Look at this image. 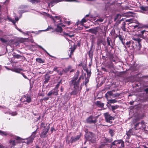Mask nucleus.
<instances>
[{
    "label": "nucleus",
    "mask_w": 148,
    "mask_h": 148,
    "mask_svg": "<svg viewBox=\"0 0 148 148\" xmlns=\"http://www.w3.org/2000/svg\"><path fill=\"white\" fill-rule=\"evenodd\" d=\"M132 23H135L136 25H131L134 31H137L138 32V36L143 39H145L148 35V31L145 30H143L142 28L145 26L141 23H140L136 20L134 21Z\"/></svg>",
    "instance_id": "f257e3e1"
},
{
    "label": "nucleus",
    "mask_w": 148,
    "mask_h": 148,
    "mask_svg": "<svg viewBox=\"0 0 148 148\" xmlns=\"http://www.w3.org/2000/svg\"><path fill=\"white\" fill-rule=\"evenodd\" d=\"M79 71L78 70H77L74 77L72 78L69 82L71 83L72 85H74L75 86H79V83L81 82V80L82 78V79H84V77L83 76L81 75L79 77Z\"/></svg>",
    "instance_id": "f03ea898"
},
{
    "label": "nucleus",
    "mask_w": 148,
    "mask_h": 148,
    "mask_svg": "<svg viewBox=\"0 0 148 148\" xmlns=\"http://www.w3.org/2000/svg\"><path fill=\"white\" fill-rule=\"evenodd\" d=\"M84 136L86 139V142L88 141L92 143H94L95 141V135L92 132H87L85 134Z\"/></svg>",
    "instance_id": "7ed1b4c3"
},
{
    "label": "nucleus",
    "mask_w": 148,
    "mask_h": 148,
    "mask_svg": "<svg viewBox=\"0 0 148 148\" xmlns=\"http://www.w3.org/2000/svg\"><path fill=\"white\" fill-rule=\"evenodd\" d=\"M69 84L70 87L73 86V88H74V89L70 93V94L71 95H75L77 94L79 92H80V90L82 88L81 86H80V89H79V86L75 87V86L74 85H72L69 82Z\"/></svg>",
    "instance_id": "20e7f679"
},
{
    "label": "nucleus",
    "mask_w": 148,
    "mask_h": 148,
    "mask_svg": "<svg viewBox=\"0 0 148 148\" xmlns=\"http://www.w3.org/2000/svg\"><path fill=\"white\" fill-rule=\"evenodd\" d=\"M15 139L17 140V141H16L15 140H10L9 141V143L11 145V147H14L16 144L21 143L22 140H23V139L19 136L16 137L15 138Z\"/></svg>",
    "instance_id": "39448f33"
},
{
    "label": "nucleus",
    "mask_w": 148,
    "mask_h": 148,
    "mask_svg": "<svg viewBox=\"0 0 148 148\" xmlns=\"http://www.w3.org/2000/svg\"><path fill=\"white\" fill-rule=\"evenodd\" d=\"M103 115L106 122L109 123L110 124L112 123L113 122L111 121L114 120V117L111 116L108 112L104 113Z\"/></svg>",
    "instance_id": "423d86ee"
},
{
    "label": "nucleus",
    "mask_w": 148,
    "mask_h": 148,
    "mask_svg": "<svg viewBox=\"0 0 148 148\" xmlns=\"http://www.w3.org/2000/svg\"><path fill=\"white\" fill-rule=\"evenodd\" d=\"M97 116L94 117L91 115L88 117L86 119V121L88 123L95 124L97 122Z\"/></svg>",
    "instance_id": "0eeeda50"
},
{
    "label": "nucleus",
    "mask_w": 148,
    "mask_h": 148,
    "mask_svg": "<svg viewBox=\"0 0 148 148\" xmlns=\"http://www.w3.org/2000/svg\"><path fill=\"white\" fill-rule=\"evenodd\" d=\"M49 130V127L47 129H42L40 135V138L44 139L46 138L47 136V134Z\"/></svg>",
    "instance_id": "6e6552de"
},
{
    "label": "nucleus",
    "mask_w": 148,
    "mask_h": 148,
    "mask_svg": "<svg viewBox=\"0 0 148 148\" xmlns=\"http://www.w3.org/2000/svg\"><path fill=\"white\" fill-rule=\"evenodd\" d=\"M108 56L109 58L110 61L111 62H115V64L117 63V58L116 56H114L113 54L110 53Z\"/></svg>",
    "instance_id": "1a4fd4ad"
},
{
    "label": "nucleus",
    "mask_w": 148,
    "mask_h": 148,
    "mask_svg": "<svg viewBox=\"0 0 148 148\" xmlns=\"http://www.w3.org/2000/svg\"><path fill=\"white\" fill-rule=\"evenodd\" d=\"M58 95V92L56 91L55 89H53L49 92L47 94V95L48 96H50L52 95L57 96Z\"/></svg>",
    "instance_id": "9d476101"
},
{
    "label": "nucleus",
    "mask_w": 148,
    "mask_h": 148,
    "mask_svg": "<svg viewBox=\"0 0 148 148\" xmlns=\"http://www.w3.org/2000/svg\"><path fill=\"white\" fill-rule=\"evenodd\" d=\"M98 27H95L94 28L90 29H89L87 30V31L89 32L96 35L98 32Z\"/></svg>",
    "instance_id": "9b49d317"
},
{
    "label": "nucleus",
    "mask_w": 148,
    "mask_h": 148,
    "mask_svg": "<svg viewBox=\"0 0 148 148\" xmlns=\"http://www.w3.org/2000/svg\"><path fill=\"white\" fill-rule=\"evenodd\" d=\"M23 97L25 98L23 102H27L28 103H30L31 102L32 99L30 96L28 95H25L23 96Z\"/></svg>",
    "instance_id": "f8f14e48"
},
{
    "label": "nucleus",
    "mask_w": 148,
    "mask_h": 148,
    "mask_svg": "<svg viewBox=\"0 0 148 148\" xmlns=\"http://www.w3.org/2000/svg\"><path fill=\"white\" fill-rule=\"evenodd\" d=\"M120 141L118 143L116 147L115 148H122L124 147V142L121 139L120 140Z\"/></svg>",
    "instance_id": "ddd939ff"
},
{
    "label": "nucleus",
    "mask_w": 148,
    "mask_h": 148,
    "mask_svg": "<svg viewBox=\"0 0 148 148\" xmlns=\"http://www.w3.org/2000/svg\"><path fill=\"white\" fill-rule=\"evenodd\" d=\"M119 141H120V140H115L113 142H112L110 145V148H112V147L115 148V147H116L118 143H119Z\"/></svg>",
    "instance_id": "4468645a"
},
{
    "label": "nucleus",
    "mask_w": 148,
    "mask_h": 148,
    "mask_svg": "<svg viewBox=\"0 0 148 148\" xmlns=\"http://www.w3.org/2000/svg\"><path fill=\"white\" fill-rule=\"evenodd\" d=\"M81 137L80 135H77L75 137H71V143H73L77 141Z\"/></svg>",
    "instance_id": "2eb2a0df"
},
{
    "label": "nucleus",
    "mask_w": 148,
    "mask_h": 148,
    "mask_svg": "<svg viewBox=\"0 0 148 148\" xmlns=\"http://www.w3.org/2000/svg\"><path fill=\"white\" fill-rule=\"evenodd\" d=\"M134 43V42L132 40L127 41L125 44V48H129L131 46H132L133 47H134L133 44Z\"/></svg>",
    "instance_id": "dca6fc26"
},
{
    "label": "nucleus",
    "mask_w": 148,
    "mask_h": 148,
    "mask_svg": "<svg viewBox=\"0 0 148 148\" xmlns=\"http://www.w3.org/2000/svg\"><path fill=\"white\" fill-rule=\"evenodd\" d=\"M133 40L137 42L138 44V47H139L138 49L140 50L142 47V45L140 43L141 39L140 38H134Z\"/></svg>",
    "instance_id": "f3484780"
},
{
    "label": "nucleus",
    "mask_w": 148,
    "mask_h": 148,
    "mask_svg": "<svg viewBox=\"0 0 148 148\" xmlns=\"http://www.w3.org/2000/svg\"><path fill=\"white\" fill-rule=\"evenodd\" d=\"M121 42L122 44L125 46V43L124 42L125 39L124 38V36H123L122 35H120L119 34V37H118Z\"/></svg>",
    "instance_id": "a211bd4d"
},
{
    "label": "nucleus",
    "mask_w": 148,
    "mask_h": 148,
    "mask_svg": "<svg viewBox=\"0 0 148 148\" xmlns=\"http://www.w3.org/2000/svg\"><path fill=\"white\" fill-rule=\"evenodd\" d=\"M96 105L99 108H103L104 104L99 101H97L95 103Z\"/></svg>",
    "instance_id": "6ab92c4d"
},
{
    "label": "nucleus",
    "mask_w": 148,
    "mask_h": 148,
    "mask_svg": "<svg viewBox=\"0 0 148 148\" xmlns=\"http://www.w3.org/2000/svg\"><path fill=\"white\" fill-rule=\"evenodd\" d=\"M60 24L59 23L57 25V27L55 30V31L56 32L61 33L63 29L62 27L59 26Z\"/></svg>",
    "instance_id": "aec40b11"
},
{
    "label": "nucleus",
    "mask_w": 148,
    "mask_h": 148,
    "mask_svg": "<svg viewBox=\"0 0 148 148\" xmlns=\"http://www.w3.org/2000/svg\"><path fill=\"white\" fill-rule=\"evenodd\" d=\"M72 67L71 66L69 65L67 67L65 68L64 69H63L62 72L64 73H67L71 69Z\"/></svg>",
    "instance_id": "412c9836"
},
{
    "label": "nucleus",
    "mask_w": 148,
    "mask_h": 148,
    "mask_svg": "<svg viewBox=\"0 0 148 148\" xmlns=\"http://www.w3.org/2000/svg\"><path fill=\"white\" fill-rule=\"evenodd\" d=\"M106 40L107 42L108 43V45L110 46L113 49V47L112 46L113 44H112V45H111L110 44V42H112V40H111L110 38L109 37H108L107 38Z\"/></svg>",
    "instance_id": "4be33fe9"
},
{
    "label": "nucleus",
    "mask_w": 148,
    "mask_h": 148,
    "mask_svg": "<svg viewBox=\"0 0 148 148\" xmlns=\"http://www.w3.org/2000/svg\"><path fill=\"white\" fill-rule=\"evenodd\" d=\"M34 138L30 136L29 138L27 140V141L26 142V143L27 144H30L32 143L33 142V140H34Z\"/></svg>",
    "instance_id": "5701e85b"
},
{
    "label": "nucleus",
    "mask_w": 148,
    "mask_h": 148,
    "mask_svg": "<svg viewBox=\"0 0 148 148\" xmlns=\"http://www.w3.org/2000/svg\"><path fill=\"white\" fill-rule=\"evenodd\" d=\"M50 78V76L47 75H45V80L44 82V83L46 84L47 83L48 81L49 80Z\"/></svg>",
    "instance_id": "b1692460"
},
{
    "label": "nucleus",
    "mask_w": 148,
    "mask_h": 148,
    "mask_svg": "<svg viewBox=\"0 0 148 148\" xmlns=\"http://www.w3.org/2000/svg\"><path fill=\"white\" fill-rule=\"evenodd\" d=\"M76 47L77 46L75 45V44H74L73 47H72V46H71V47L70 48V49H71V51L70 52V53L71 54L73 55V52L76 49Z\"/></svg>",
    "instance_id": "393cba45"
},
{
    "label": "nucleus",
    "mask_w": 148,
    "mask_h": 148,
    "mask_svg": "<svg viewBox=\"0 0 148 148\" xmlns=\"http://www.w3.org/2000/svg\"><path fill=\"white\" fill-rule=\"evenodd\" d=\"M47 124H46L44 122H42L41 123L40 125V127L41 128H43V129H47L49 127V126L46 127V125Z\"/></svg>",
    "instance_id": "a878e982"
},
{
    "label": "nucleus",
    "mask_w": 148,
    "mask_h": 148,
    "mask_svg": "<svg viewBox=\"0 0 148 148\" xmlns=\"http://www.w3.org/2000/svg\"><path fill=\"white\" fill-rule=\"evenodd\" d=\"M126 23L125 22H123L121 24V28L124 31H126V29L125 28Z\"/></svg>",
    "instance_id": "bb28decb"
},
{
    "label": "nucleus",
    "mask_w": 148,
    "mask_h": 148,
    "mask_svg": "<svg viewBox=\"0 0 148 148\" xmlns=\"http://www.w3.org/2000/svg\"><path fill=\"white\" fill-rule=\"evenodd\" d=\"M110 105L111 106L112 108V110L113 112H114V111L115 109H118L119 107V105H117L115 106H111L110 104Z\"/></svg>",
    "instance_id": "cd10ccee"
},
{
    "label": "nucleus",
    "mask_w": 148,
    "mask_h": 148,
    "mask_svg": "<svg viewBox=\"0 0 148 148\" xmlns=\"http://www.w3.org/2000/svg\"><path fill=\"white\" fill-rule=\"evenodd\" d=\"M36 62L40 63H43L45 62V60H42L41 58H37L36 59Z\"/></svg>",
    "instance_id": "c85d7f7f"
},
{
    "label": "nucleus",
    "mask_w": 148,
    "mask_h": 148,
    "mask_svg": "<svg viewBox=\"0 0 148 148\" xmlns=\"http://www.w3.org/2000/svg\"><path fill=\"white\" fill-rule=\"evenodd\" d=\"M140 9L141 10L143 11H147L148 10V6L145 7L142 6L140 7Z\"/></svg>",
    "instance_id": "c756f323"
},
{
    "label": "nucleus",
    "mask_w": 148,
    "mask_h": 148,
    "mask_svg": "<svg viewBox=\"0 0 148 148\" xmlns=\"http://www.w3.org/2000/svg\"><path fill=\"white\" fill-rule=\"evenodd\" d=\"M62 83V80H61L56 85L55 87L53 88L54 89H55V90L58 92V88L60 86V84L61 83Z\"/></svg>",
    "instance_id": "7c9ffc66"
},
{
    "label": "nucleus",
    "mask_w": 148,
    "mask_h": 148,
    "mask_svg": "<svg viewBox=\"0 0 148 148\" xmlns=\"http://www.w3.org/2000/svg\"><path fill=\"white\" fill-rule=\"evenodd\" d=\"M70 139V136H69L67 135L66 137V143L69 144H70V143H71V138L70 140H69Z\"/></svg>",
    "instance_id": "2f4dec72"
},
{
    "label": "nucleus",
    "mask_w": 148,
    "mask_h": 148,
    "mask_svg": "<svg viewBox=\"0 0 148 148\" xmlns=\"http://www.w3.org/2000/svg\"><path fill=\"white\" fill-rule=\"evenodd\" d=\"M13 57L14 58H16L17 59H18L20 58H21L22 56L19 55V54H16L15 52L13 53Z\"/></svg>",
    "instance_id": "473e14b6"
},
{
    "label": "nucleus",
    "mask_w": 148,
    "mask_h": 148,
    "mask_svg": "<svg viewBox=\"0 0 148 148\" xmlns=\"http://www.w3.org/2000/svg\"><path fill=\"white\" fill-rule=\"evenodd\" d=\"M38 128H37L35 131L33 132L32 134L31 137H32L33 138H34L36 137V134L37 133V130Z\"/></svg>",
    "instance_id": "72a5a7b5"
},
{
    "label": "nucleus",
    "mask_w": 148,
    "mask_h": 148,
    "mask_svg": "<svg viewBox=\"0 0 148 148\" xmlns=\"http://www.w3.org/2000/svg\"><path fill=\"white\" fill-rule=\"evenodd\" d=\"M14 71L15 72L18 73H20L21 74V73H20V71H23V70L21 69L18 68H16L14 69Z\"/></svg>",
    "instance_id": "f704fd0d"
},
{
    "label": "nucleus",
    "mask_w": 148,
    "mask_h": 148,
    "mask_svg": "<svg viewBox=\"0 0 148 148\" xmlns=\"http://www.w3.org/2000/svg\"><path fill=\"white\" fill-rule=\"evenodd\" d=\"M63 33L66 36H69L70 38H72V37H74L75 36V35L74 34H73L72 35H70L69 34L66 33L64 32H63Z\"/></svg>",
    "instance_id": "c9c22d12"
},
{
    "label": "nucleus",
    "mask_w": 148,
    "mask_h": 148,
    "mask_svg": "<svg viewBox=\"0 0 148 148\" xmlns=\"http://www.w3.org/2000/svg\"><path fill=\"white\" fill-rule=\"evenodd\" d=\"M112 92L111 91H108L105 94V97L107 98L108 95L112 96Z\"/></svg>",
    "instance_id": "e433bc0d"
},
{
    "label": "nucleus",
    "mask_w": 148,
    "mask_h": 148,
    "mask_svg": "<svg viewBox=\"0 0 148 148\" xmlns=\"http://www.w3.org/2000/svg\"><path fill=\"white\" fill-rule=\"evenodd\" d=\"M109 132V133L110 134L112 137L114 135V130L110 129Z\"/></svg>",
    "instance_id": "4c0bfd02"
},
{
    "label": "nucleus",
    "mask_w": 148,
    "mask_h": 148,
    "mask_svg": "<svg viewBox=\"0 0 148 148\" xmlns=\"http://www.w3.org/2000/svg\"><path fill=\"white\" fill-rule=\"evenodd\" d=\"M90 77L89 76L85 78V84L86 86H87V84L88 82L89 81V79Z\"/></svg>",
    "instance_id": "58836bf2"
},
{
    "label": "nucleus",
    "mask_w": 148,
    "mask_h": 148,
    "mask_svg": "<svg viewBox=\"0 0 148 148\" xmlns=\"http://www.w3.org/2000/svg\"><path fill=\"white\" fill-rule=\"evenodd\" d=\"M85 70L86 71V72L87 73V76H89V77H90V75L91 74V71H89L88 69H86Z\"/></svg>",
    "instance_id": "ea45409f"
},
{
    "label": "nucleus",
    "mask_w": 148,
    "mask_h": 148,
    "mask_svg": "<svg viewBox=\"0 0 148 148\" xmlns=\"http://www.w3.org/2000/svg\"><path fill=\"white\" fill-rule=\"evenodd\" d=\"M108 66L109 68L111 69L114 68V65L113 63H112V62H111L110 64H108Z\"/></svg>",
    "instance_id": "a19ab883"
},
{
    "label": "nucleus",
    "mask_w": 148,
    "mask_h": 148,
    "mask_svg": "<svg viewBox=\"0 0 148 148\" xmlns=\"http://www.w3.org/2000/svg\"><path fill=\"white\" fill-rule=\"evenodd\" d=\"M126 134L128 136L127 138L129 139L130 138L131 135H132V134H131L128 131L126 132Z\"/></svg>",
    "instance_id": "79ce46f5"
},
{
    "label": "nucleus",
    "mask_w": 148,
    "mask_h": 148,
    "mask_svg": "<svg viewBox=\"0 0 148 148\" xmlns=\"http://www.w3.org/2000/svg\"><path fill=\"white\" fill-rule=\"evenodd\" d=\"M109 102L110 103H114L116 102H117V101L115 99H111L109 100Z\"/></svg>",
    "instance_id": "37998d69"
},
{
    "label": "nucleus",
    "mask_w": 148,
    "mask_h": 148,
    "mask_svg": "<svg viewBox=\"0 0 148 148\" xmlns=\"http://www.w3.org/2000/svg\"><path fill=\"white\" fill-rule=\"evenodd\" d=\"M113 139L112 138L109 139L108 138H105V140L106 141V142H108V143H110L112 142V141Z\"/></svg>",
    "instance_id": "c03bdc74"
},
{
    "label": "nucleus",
    "mask_w": 148,
    "mask_h": 148,
    "mask_svg": "<svg viewBox=\"0 0 148 148\" xmlns=\"http://www.w3.org/2000/svg\"><path fill=\"white\" fill-rule=\"evenodd\" d=\"M0 40L1 41L2 43H6L8 42V40H5L3 38H0Z\"/></svg>",
    "instance_id": "a18cd8bd"
},
{
    "label": "nucleus",
    "mask_w": 148,
    "mask_h": 148,
    "mask_svg": "<svg viewBox=\"0 0 148 148\" xmlns=\"http://www.w3.org/2000/svg\"><path fill=\"white\" fill-rule=\"evenodd\" d=\"M49 99V97H45L44 98L42 99H41L40 100V102H41V101H42L43 100H44L45 101H47Z\"/></svg>",
    "instance_id": "49530a36"
},
{
    "label": "nucleus",
    "mask_w": 148,
    "mask_h": 148,
    "mask_svg": "<svg viewBox=\"0 0 148 148\" xmlns=\"http://www.w3.org/2000/svg\"><path fill=\"white\" fill-rule=\"evenodd\" d=\"M106 143H104L102 144L98 148H104L105 145H106Z\"/></svg>",
    "instance_id": "de8ad7c7"
},
{
    "label": "nucleus",
    "mask_w": 148,
    "mask_h": 148,
    "mask_svg": "<svg viewBox=\"0 0 148 148\" xmlns=\"http://www.w3.org/2000/svg\"><path fill=\"white\" fill-rule=\"evenodd\" d=\"M29 1L32 3H35V2H36L37 3L39 2V1L37 0H29Z\"/></svg>",
    "instance_id": "09e8293b"
},
{
    "label": "nucleus",
    "mask_w": 148,
    "mask_h": 148,
    "mask_svg": "<svg viewBox=\"0 0 148 148\" xmlns=\"http://www.w3.org/2000/svg\"><path fill=\"white\" fill-rule=\"evenodd\" d=\"M0 134L3 135H5V136L7 135L6 133L5 132H4L3 131H2L1 130H0Z\"/></svg>",
    "instance_id": "8fccbe9b"
},
{
    "label": "nucleus",
    "mask_w": 148,
    "mask_h": 148,
    "mask_svg": "<svg viewBox=\"0 0 148 148\" xmlns=\"http://www.w3.org/2000/svg\"><path fill=\"white\" fill-rule=\"evenodd\" d=\"M87 21L84 18L82 19L80 22L82 24V25H83V23H85Z\"/></svg>",
    "instance_id": "3c124183"
},
{
    "label": "nucleus",
    "mask_w": 148,
    "mask_h": 148,
    "mask_svg": "<svg viewBox=\"0 0 148 148\" xmlns=\"http://www.w3.org/2000/svg\"><path fill=\"white\" fill-rule=\"evenodd\" d=\"M58 68V67H55L53 71H56L58 73H59V71L57 69Z\"/></svg>",
    "instance_id": "603ef678"
},
{
    "label": "nucleus",
    "mask_w": 148,
    "mask_h": 148,
    "mask_svg": "<svg viewBox=\"0 0 148 148\" xmlns=\"http://www.w3.org/2000/svg\"><path fill=\"white\" fill-rule=\"evenodd\" d=\"M43 51H44L50 57L52 58L54 57L53 56L50 55L45 49L44 50H43Z\"/></svg>",
    "instance_id": "864d4df0"
},
{
    "label": "nucleus",
    "mask_w": 148,
    "mask_h": 148,
    "mask_svg": "<svg viewBox=\"0 0 148 148\" xmlns=\"http://www.w3.org/2000/svg\"><path fill=\"white\" fill-rule=\"evenodd\" d=\"M129 132L131 134H132V135H134V133L133 132V129H130L129 130Z\"/></svg>",
    "instance_id": "5fc2aeb1"
},
{
    "label": "nucleus",
    "mask_w": 148,
    "mask_h": 148,
    "mask_svg": "<svg viewBox=\"0 0 148 148\" xmlns=\"http://www.w3.org/2000/svg\"><path fill=\"white\" fill-rule=\"evenodd\" d=\"M145 122L144 121H142L140 123H137L136 125V126H137L139 124H140L141 125H143V124H144Z\"/></svg>",
    "instance_id": "6e6d98bb"
},
{
    "label": "nucleus",
    "mask_w": 148,
    "mask_h": 148,
    "mask_svg": "<svg viewBox=\"0 0 148 148\" xmlns=\"http://www.w3.org/2000/svg\"><path fill=\"white\" fill-rule=\"evenodd\" d=\"M53 71H49L47 72L46 74V75H48V74H51L53 73Z\"/></svg>",
    "instance_id": "4d7b16f0"
},
{
    "label": "nucleus",
    "mask_w": 148,
    "mask_h": 148,
    "mask_svg": "<svg viewBox=\"0 0 148 148\" xmlns=\"http://www.w3.org/2000/svg\"><path fill=\"white\" fill-rule=\"evenodd\" d=\"M53 28L52 27L50 26H48L47 28L45 30V31H47L51 29H53Z\"/></svg>",
    "instance_id": "13d9d810"
},
{
    "label": "nucleus",
    "mask_w": 148,
    "mask_h": 148,
    "mask_svg": "<svg viewBox=\"0 0 148 148\" xmlns=\"http://www.w3.org/2000/svg\"><path fill=\"white\" fill-rule=\"evenodd\" d=\"M103 21V19L102 18H100L99 19H98L97 20V21H99L100 22H102Z\"/></svg>",
    "instance_id": "bf43d9fd"
},
{
    "label": "nucleus",
    "mask_w": 148,
    "mask_h": 148,
    "mask_svg": "<svg viewBox=\"0 0 148 148\" xmlns=\"http://www.w3.org/2000/svg\"><path fill=\"white\" fill-rule=\"evenodd\" d=\"M58 2H59V1H58V0H53V1L52 2H51V3L52 4H53L54 3H58Z\"/></svg>",
    "instance_id": "052dcab7"
},
{
    "label": "nucleus",
    "mask_w": 148,
    "mask_h": 148,
    "mask_svg": "<svg viewBox=\"0 0 148 148\" xmlns=\"http://www.w3.org/2000/svg\"><path fill=\"white\" fill-rule=\"evenodd\" d=\"M17 114V113H16V112H12V113H11V114L12 116H15Z\"/></svg>",
    "instance_id": "680f3d73"
},
{
    "label": "nucleus",
    "mask_w": 148,
    "mask_h": 148,
    "mask_svg": "<svg viewBox=\"0 0 148 148\" xmlns=\"http://www.w3.org/2000/svg\"><path fill=\"white\" fill-rule=\"evenodd\" d=\"M21 74L23 75V77L24 78H25L27 79H28V78L27 77V76L24 75V73H21Z\"/></svg>",
    "instance_id": "e2e57ef3"
},
{
    "label": "nucleus",
    "mask_w": 148,
    "mask_h": 148,
    "mask_svg": "<svg viewBox=\"0 0 148 148\" xmlns=\"http://www.w3.org/2000/svg\"><path fill=\"white\" fill-rule=\"evenodd\" d=\"M21 74L23 75V77L24 78H25L27 79H28V78L27 77V76L24 75V73H21Z\"/></svg>",
    "instance_id": "0e129e2a"
},
{
    "label": "nucleus",
    "mask_w": 148,
    "mask_h": 148,
    "mask_svg": "<svg viewBox=\"0 0 148 148\" xmlns=\"http://www.w3.org/2000/svg\"><path fill=\"white\" fill-rule=\"evenodd\" d=\"M8 19L11 22H12L13 23H15V22L13 20H12L11 18H8Z\"/></svg>",
    "instance_id": "69168bd1"
},
{
    "label": "nucleus",
    "mask_w": 148,
    "mask_h": 148,
    "mask_svg": "<svg viewBox=\"0 0 148 148\" xmlns=\"http://www.w3.org/2000/svg\"><path fill=\"white\" fill-rule=\"evenodd\" d=\"M144 91L145 92L146 94L148 93V88L145 89Z\"/></svg>",
    "instance_id": "338daca9"
},
{
    "label": "nucleus",
    "mask_w": 148,
    "mask_h": 148,
    "mask_svg": "<svg viewBox=\"0 0 148 148\" xmlns=\"http://www.w3.org/2000/svg\"><path fill=\"white\" fill-rule=\"evenodd\" d=\"M54 130V128L53 127H51V133L53 132V131Z\"/></svg>",
    "instance_id": "774afa93"
}]
</instances>
